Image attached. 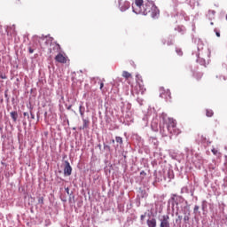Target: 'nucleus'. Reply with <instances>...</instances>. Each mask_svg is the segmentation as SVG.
<instances>
[{
	"mask_svg": "<svg viewBox=\"0 0 227 227\" xmlns=\"http://www.w3.org/2000/svg\"><path fill=\"white\" fill-rule=\"evenodd\" d=\"M134 13L137 15H150L152 19H159L160 11L153 1L150 0H135L132 6Z\"/></svg>",
	"mask_w": 227,
	"mask_h": 227,
	"instance_id": "obj_1",
	"label": "nucleus"
},
{
	"mask_svg": "<svg viewBox=\"0 0 227 227\" xmlns=\"http://www.w3.org/2000/svg\"><path fill=\"white\" fill-rule=\"evenodd\" d=\"M163 127L160 128V132L165 137L168 136H178L182 134L180 129L176 128V120L171 117H163Z\"/></svg>",
	"mask_w": 227,
	"mask_h": 227,
	"instance_id": "obj_2",
	"label": "nucleus"
},
{
	"mask_svg": "<svg viewBox=\"0 0 227 227\" xmlns=\"http://www.w3.org/2000/svg\"><path fill=\"white\" fill-rule=\"evenodd\" d=\"M160 97L165 98L167 102H171L173 98L171 97V90L165 89L164 87L160 88Z\"/></svg>",
	"mask_w": 227,
	"mask_h": 227,
	"instance_id": "obj_3",
	"label": "nucleus"
},
{
	"mask_svg": "<svg viewBox=\"0 0 227 227\" xmlns=\"http://www.w3.org/2000/svg\"><path fill=\"white\" fill-rule=\"evenodd\" d=\"M136 79H137V90H138L140 93L145 92L146 89L145 88V84L143 83V77L139 74H137Z\"/></svg>",
	"mask_w": 227,
	"mask_h": 227,
	"instance_id": "obj_4",
	"label": "nucleus"
},
{
	"mask_svg": "<svg viewBox=\"0 0 227 227\" xmlns=\"http://www.w3.org/2000/svg\"><path fill=\"white\" fill-rule=\"evenodd\" d=\"M160 227H171L169 223V215H164L160 218Z\"/></svg>",
	"mask_w": 227,
	"mask_h": 227,
	"instance_id": "obj_5",
	"label": "nucleus"
},
{
	"mask_svg": "<svg viewBox=\"0 0 227 227\" xmlns=\"http://www.w3.org/2000/svg\"><path fill=\"white\" fill-rule=\"evenodd\" d=\"M119 8L121 12H127L130 8V2L127 0H119Z\"/></svg>",
	"mask_w": 227,
	"mask_h": 227,
	"instance_id": "obj_6",
	"label": "nucleus"
},
{
	"mask_svg": "<svg viewBox=\"0 0 227 227\" xmlns=\"http://www.w3.org/2000/svg\"><path fill=\"white\" fill-rule=\"evenodd\" d=\"M64 175H66V176H70V175H72V166H70L68 160L65 161Z\"/></svg>",
	"mask_w": 227,
	"mask_h": 227,
	"instance_id": "obj_7",
	"label": "nucleus"
},
{
	"mask_svg": "<svg viewBox=\"0 0 227 227\" xmlns=\"http://www.w3.org/2000/svg\"><path fill=\"white\" fill-rule=\"evenodd\" d=\"M55 60L58 63H67V57H65V55H63L62 53H59L56 57H55Z\"/></svg>",
	"mask_w": 227,
	"mask_h": 227,
	"instance_id": "obj_8",
	"label": "nucleus"
},
{
	"mask_svg": "<svg viewBox=\"0 0 227 227\" xmlns=\"http://www.w3.org/2000/svg\"><path fill=\"white\" fill-rule=\"evenodd\" d=\"M148 227H157V220L155 218H150L147 220Z\"/></svg>",
	"mask_w": 227,
	"mask_h": 227,
	"instance_id": "obj_9",
	"label": "nucleus"
},
{
	"mask_svg": "<svg viewBox=\"0 0 227 227\" xmlns=\"http://www.w3.org/2000/svg\"><path fill=\"white\" fill-rule=\"evenodd\" d=\"M82 118L83 125L80 127V129L84 130V129H88V127H90V120L84 119V117H82Z\"/></svg>",
	"mask_w": 227,
	"mask_h": 227,
	"instance_id": "obj_10",
	"label": "nucleus"
},
{
	"mask_svg": "<svg viewBox=\"0 0 227 227\" xmlns=\"http://www.w3.org/2000/svg\"><path fill=\"white\" fill-rule=\"evenodd\" d=\"M211 152L213 155H215V157H217L218 159H221L222 154H221V152H219V150H217L216 148H213Z\"/></svg>",
	"mask_w": 227,
	"mask_h": 227,
	"instance_id": "obj_11",
	"label": "nucleus"
},
{
	"mask_svg": "<svg viewBox=\"0 0 227 227\" xmlns=\"http://www.w3.org/2000/svg\"><path fill=\"white\" fill-rule=\"evenodd\" d=\"M11 118L13 120V121H17L19 114H17V112H11Z\"/></svg>",
	"mask_w": 227,
	"mask_h": 227,
	"instance_id": "obj_12",
	"label": "nucleus"
},
{
	"mask_svg": "<svg viewBox=\"0 0 227 227\" xmlns=\"http://www.w3.org/2000/svg\"><path fill=\"white\" fill-rule=\"evenodd\" d=\"M206 116H207V118H212V116H214V111L212 109H207Z\"/></svg>",
	"mask_w": 227,
	"mask_h": 227,
	"instance_id": "obj_13",
	"label": "nucleus"
},
{
	"mask_svg": "<svg viewBox=\"0 0 227 227\" xmlns=\"http://www.w3.org/2000/svg\"><path fill=\"white\" fill-rule=\"evenodd\" d=\"M122 77H125L126 79H130L132 77V74L129 73L128 71H123Z\"/></svg>",
	"mask_w": 227,
	"mask_h": 227,
	"instance_id": "obj_14",
	"label": "nucleus"
},
{
	"mask_svg": "<svg viewBox=\"0 0 227 227\" xmlns=\"http://www.w3.org/2000/svg\"><path fill=\"white\" fill-rule=\"evenodd\" d=\"M194 77L197 81H201V79L203 78V73H197L194 74Z\"/></svg>",
	"mask_w": 227,
	"mask_h": 227,
	"instance_id": "obj_15",
	"label": "nucleus"
},
{
	"mask_svg": "<svg viewBox=\"0 0 227 227\" xmlns=\"http://www.w3.org/2000/svg\"><path fill=\"white\" fill-rule=\"evenodd\" d=\"M79 113L81 114V117L84 118V108H82V105H80L79 106Z\"/></svg>",
	"mask_w": 227,
	"mask_h": 227,
	"instance_id": "obj_16",
	"label": "nucleus"
},
{
	"mask_svg": "<svg viewBox=\"0 0 227 227\" xmlns=\"http://www.w3.org/2000/svg\"><path fill=\"white\" fill-rule=\"evenodd\" d=\"M115 141L119 143V145H123V138H121V137H116Z\"/></svg>",
	"mask_w": 227,
	"mask_h": 227,
	"instance_id": "obj_17",
	"label": "nucleus"
},
{
	"mask_svg": "<svg viewBox=\"0 0 227 227\" xmlns=\"http://www.w3.org/2000/svg\"><path fill=\"white\" fill-rule=\"evenodd\" d=\"M38 203L41 207H43V197H38Z\"/></svg>",
	"mask_w": 227,
	"mask_h": 227,
	"instance_id": "obj_18",
	"label": "nucleus"
},
{
	"mask_svg": "<svg viewBox=\"0 0 227 227\" xmlns=\"http://www.w3.org/2000/svg\"><path fill=\"white\" fill-rule=\"evenodd\" d=\"M190 219H191L190 214L185 215H184V223L189 222V220H190Z\"/></svg>",
	"mask_w": 227,
	"mask_h": 227,
	"instance_id": "obj_19",
	"label": "nucleus"
},
{
	"mask_svg": "<svg viewBox=\"0 0 227 227\" xmlns=\"http://www.w3.org/2000/svg\"><path fill=\"white\" fill-rule=\"evenodd\" d=\"M176 52L178 54V56H183L184 52L182 51L181 49H176Z\"/></svg>",
	"mask_w": 227,
	"mask_h": 227,
	"instance_id": "obj_20",
	"label": "nucleus"
},
{
	"mask_svg": "<svg viewBox=\"0 0 227 227\" xmlns=\"http://www.w3.org/2000/svg\"><path fill=\"white\" fill-rule=\"evenodd\" d=\"M176 223H178L179 224L182 223V215H178L177 219H176Z\"/></svg>",
	"mask_w": 227,
	"mask_h": 227,
	"instance_id": "obj_21",
	"label": "nucleus"
},
{
	"mask_svg": "<svg viewBox=\"0 0 227 227\" xmlns=\"http://www.w3.org/2000/svg\"><path fill=\"white\" fill-rule=\"evenodd\" d=\"M140 176H141V178H145V176H146V172H145L144 170H142L140 172Z\"/></svg>",
	"mask_w": 227,
	"mask_h": 227,
	"instance_id": "obj_22",
	"label": "nucleus"
},
{
	"mask_svg": "<svg viewBox=\"0 0 227 227\" xmlns=\"http://www.w3.org/2000/svg\"><path fill=\"white\" fill-rule=\"evenodd\" d=\"M199 210H200V206H195L193 208L194 214H196V212H198Z\"/></svg>",
	"mask_w": 227,
	"mask_h": 227,
	"instance_id": "obj_23",
	"label": "nucleus"
},
{
	"mask_svg": "<svg viewBox=\"0 0 227 227\" xmlns=\"http://www.w3.org/2000/svg\"><path fill=\"white\" fill-rule=\"evenodd\" d=\"M0 79H6V74L1 73L0 74Z\"/></svg>",
	"mask_w": 227,
	"mask_h": 227,
	"instance_id": "obj_24",
	"label": "nucleus"
},
{
	"mask_svg": "<svg viewBox=\"0 0 227 227\" xmlns=\"http://www.w3.org/2000/svg\"><path fill=\"white\" fill-rule=\"evenodd\" d=\"M57 51H61V46L59 43H56Z\"/></svg>",
	"mask_w": 227,
	"mask_h": 227,
	"instance_id": "obj_25",
	"label": "nucleus"
},
{
	"mask_svg": "<svg viewBox=\"0 0 227 227\" xmlns=\"http://www.w3.org/2000/svg\"><path fill=\"white\" fill-rule=\"evenodd\" d=\"M28 52L29 54H33V52H35V50H33L32 48H28Z\"/></svg>",
	"mask_w": 227,
	"mask_h": 227,
	"instance_id": "obj_26",
	"label": "nucleus"
},
{
	"mask_svg": "<svg viewBox=\"0 0 227 227\" xmlns=\"http://www.w3.org/2000/svg\"><path fill=\"white\" fill-rule=\"evenodd\" d=\"M99 84H100V90H103V88H104V82H101Z\"/></svg>",
	"mask_w": 227,
	"mask_h": 227,
	"instance_id": "obj_27",
	"label": "nucleus"
},
{
	"mask_svg": "<svg viewBox=\"0 0 227 227\" xmlns=\"http://www.w3.org/2000/svg\"><path fill=\"white\" fill-rule=\"evenodd\" d=\"M23 115H24V116H27V118H29V114L27 113V112H25V113L23 114Z\"/></svg>",
	"mask_w": 227,
	"mask_h": 227,
	"instance_id": "obj_28",
	"label": "nucleus"
},
{
	"mask_svg": "<svg viewBox=\"0 0 227 227\" xmlns=\"http://www.w3.org/2000/svg\"><path fill=\"white\" fill-rule=\"evenodd\" d=\"M215 35H216V36L219 38V36H221V33H219V32H215Z\"/></svg>",
	"mask_w": 227,
	"mask_h": 227,
	"instance_id": "obj_29",
	"label": "nucleus"
},
{
	"mask_svg": "<svg viewBox=\"0 0 227 227\" xmlns=\"http://www.w3.org/2000/svg\"><path fill=\"white\" fill-rule=\"evenodd\" d=\"M32 120H35V114H31Z\"/></svg>",
	"mask_w": 227,
	"mask_h": 227,
	"instance_id": "obj_30",
	"label": "nucleus"
},
{
	"mask_svg": "<svg viewBox=\"0 0 227 227\" xmlns=\"http://www.w3.org/2000/svg\"><path fill=\"white\" fill-rule=\"evenodd\" d=\"M65 191H67V192L68 193V191H70V189L68 187L65 188Z\"/></svg>",
	"mask_w": 227,
	"mask_h": 227,
	"instance_id": "obj_31",
	"label": "nucleus"
},
{
	"mask_svg": "<svg viewBox=\"0 0 227 227\" xmlns=\"http://www.w3.org/2000/svg\"><path fill=\"white\" fill-rule=\"evenodd\" d=\"M19 3H20V0L16 1V4H19Z\"/></svg>",
	"mask_w": 227,
	"mask_h": 227,
	"instance_id": "obj_32",
	"label": "nucleus"
},
{
	"mask_svg": "<svg viewBox=\"0 0 227 227\" xmlns=\"http://www.w3.org/2000/svg\"><path fill=\"white\" fill-rule=\"evenodd\" d=\"M72 108V106H69L68 107H67V109H71Z\"/></svg>",
	"mask_w": 227,
	"mask_h": 227,
	"instance_id": "obj_33",
	"label": "nucleus"
},
{
	"mask_svg": "<svg viewBox=\"0 0 227 227\" xmlns=\"http://www.w3.org/2000/svg\"><path fill=\"white\" fill-rule=\"evenodd\" d=\"M211 12L214 14V13H215V11H211Z\"/></svg>",
	"mask_w": 227,
	"mask_h": 227,
	"instance_id": "obj_34",
	"label": "nucleus"
},
{
	"mask_svg": "<svg viewBox=\"0 0 227 227\" xmlns=\"http://www.w3.org/2000/svg\"><path fill=\"white\" fill-rule=\"evenodd\" d=\"M141 217H142V219H143V218L145 217V215H142Z\"/></svg>",
	"mask_w": 227,
	"mask_h": 227,
	"instance_id": "obj_35",
	"label": "nucleus"
}]
</instances>
